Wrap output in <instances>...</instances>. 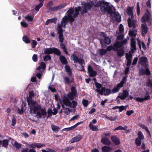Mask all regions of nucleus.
Segmentation results:
<instances>
[{"label":"nucleus","mask_w":152,"mask_h":152,"mask_svg":"<svg viewBox=\"0 0 152 152\" xmlns=\"http://www.w3.org/2000/svg\"><path fill=\"white\" fill-rule=\"evenodd\" d=\"M83 6L81 7L82 10H81L80 14L83 15L84 14L86 13L88 10H91L93 7L92 3L90 2L86 3L85 2L83 4Z\"/></svg>","instance_id":"423d86ee"},{"label":"nucleus","mask_w":152,"mask_h":152,"mask_svg":"<svg viewBox=\"0 0 152 152\" xmlns=\"http://www.w3.org/2000/svg\"><path fill=\"white\" fill-rule=\"evenodd\" d=\"M93 5L96 7H100V10L103 14L108 13L110 15L115 14V9L114 7L108 2L105 1H96Z\"/></svg>","instance_id":"f257e3e1"},{"label":"nucleus","mask_w":152,"mask_h":152,"mask_svg":"<svg viewBox=\"0 0 152 152\" xmlns=\"http://www.w3.org/2000/svg\"><path fill=\"white\" fill-rule=\"evenodd\" d=\"M74 12V10L73 8L71 7L69 8L67 11L66 13L67 14V15L70 18V19H73L75 20V18L73 17L72 15L73 14Z\"/></svg>","instance_id":"5701e85b"},{"label":"nucleus","mask_w":152,"mask_h":152,"mask_svg":"<svg viewBox=\"0 0 152 152\" xmlns=\"http://www.w3.org/2000/svg\"><path fill=\"white\" fill-rule=\"evenodd\" d=\"M89 126V128L93 131H97L99 130L97 127L96 126L93 125L91 122H90Z\"/></svg>","instance_id":"72a5a7b5"},{"label":"nucleus","mask_w":152,"mask_h":152,"mask_svg":"<svg viewBox=\"0 0 152 152\" xmlns=\"http://www.w3.org/2000/svg\"><path fill=\"white\" fill-rule=\"evenodd\" d=\"M64 104L67 106H69L73 108H75L77 105V102L74 100L71 102L69 99L66 96H64L63 99Z\"/></svg>","instance_id":"39448f33"},{"label":"nucleus","mask_w":152,"mask_h":152,"mask_svg":"<svg viewBox=\"0 0 152 152\" xmlns=\"http://www.w3.org/2000/svg\"><path fill=\"white\" fill-rule=\"evenodd\" d=\"M117 55L120 57L122 56L124 54V50L123 49H120L118 50Z\"/></svg>","instance_id":"37998d69"},{"label":"nucleus","mask_w":152,"mask_h":152,"mask_svg":"<svg viewBox=\"0 0 152 152\" xmlns=\"http://www.w3.org/2000/svg\"><path fill=\"white\" fill-rule=\"evenodd\" d=\"M37 43L36 41L34 40H32L31 45L32 48H35L37 45Z\"/></svg>","instance_id":"13d9d810"},{"label":"nucleus","mask_w":152,"mask_h":152,"mask_svg":"<svg viewBox=\"0 0 152 152\" xmlns=\"http://www.w3.org/2000/svg\"><path fill=\"white\" fill-rule=\"evenodd\" d=\"M65 83L69 85L72 83L73 81V78H72L70 80L69 77L67 76H65L64 77Z\"/></svg>","instance_id":"c85d7f7f"},{"label":"nucleus","mask_w":152,"mask_h":152,"mask_svg":"<svg viewBox=\"0 0 152 152\" xmlns=\"http://www.w3.org/2000/svg\"><path fill=\"white\" fill-rule=\"evenodd\" d=\"M142 140L139 137H137L135 141V143L137 146H140L141 145L142 143Z\"/></svg>","instance_id":"e433bc0d"},{"label":"nucleus","mask_w":152,"mask_h":152,"mask_svg":"<svg viewBox=\"0 0 152 152\" xmlns=\"http://www.w3.org/2000/svg\"><path fill=\"white\" fill-rule=\"evenodd\" d=\"M51 57L50 55H46L43 58V60L45 61H48L50 60Z\"/></svg>","instance_id":"09e8293b"},{"label":"nucleus","mask_w":152,"mask_h":152,"mask_svg":"<svg viewBox=\"0 0 152 152\" xmlns=\"http://www.w3.org/2000/svg\"><path fill=\"white\" fill-rule=\"evenodd\" d=\"M128 126H125L124 127H123L122 126H119L114 129V130H125L127 129Z\"/></svg>","instance_id":"58836bf2"},{"label":"nucleus","mask_w":152,"mask_h":152,"mask_svg":"<svg viewBox=\"0 0 152 152\" xmlns=\"http://www.w3.org/2000/svg\"><path fill=\"white\" fill-rule=\"evenodd\" d=\"M101 142L106 145H110L111 142L108 139V138L106 137H103L101 140Z\"/></svg>","instance_id":"4be33fe9"},{"label":"nucleus","mask_w":152,"mask_h":152,"mask_svg":"<svg viewBox=\"0 0 152 152\" xmlns=\"http://www.w3.org/2000/svg\"><path fill=\"white\" fill-rule=\"evenodd\" d=\"M14 145L16 148L19 149L21 147L22 145L17 141H15L14 143Z\"/></svg>","instance_id":"a18cd8bd"},{"label":"nucleus","mask_w":152,"mask_h":152,"mask_svg":"<svg viewBox=\"0 0 152 152\" xmlns=\"http://www.w3.org/2000/svg\"><path fill=\"white\" fill-rule=\"evenodd\" d=\"M62 20L64 21V23H67L69 22L71 23L73 22L75 20L73 19H70L68 16H64L62 18Z\"/></svg>","instance_id":"a878e982"},{"label":"nucleus","mask_w":152,"mask_h":152,"mask_svg":"<svg viewBox=\"0 0 152 152\" xmlns=\"http://www.w3.org/2000/svg\"><path fill=\"white\" fill-rule=\"evenodd\" d=\"M145 74L147 75H149L150 74V71L148 68H146L145 70L143 69H141L139 71V75H143Z\"/></svg>","instance_id":"a211bd4d"},{"label":"nucleus","mask_w":152,"mask_h":152,"mask_svg":"<svg viewBox=\"0 0 152 152\" xmlns=\"http://www.w3.org/2000/svg\"><path fill=\"white\" fill-rule=\"evenodd\" d=\"M132 53L131 51H129V54L126 53V57L127 60L129 59H131L132 57Z\"/></svg>","instance_id":"49530a36"},{"label":"nucleus","mask_w":152,"mask_h":152,"mask_svg":"<svg viewBox=\"0 0 152 152\" xmlns=\"http://www.w3.org/2000/svg\"><path fill=\"white\" fill-rule=\"evenodd\" d=\"M119 112H121L123 110H126V106H124L121 105L120 106H119Z\"/></svg>","instance_id":"69168bd1"},{"label":"nucleus","mask_w":152,"mask_h":152,"mask_svg":"<svg viewBox=\"0 0 152 152\" xmlns=\"http://www.w3.org/2000/svg\"><path fill=\"white\" fill-rule=\"evenodd\" d=\"M101 149L102 152H110L112 150L111 147L107 146H103Z\"/></svg>","instance_id":"2f4dec72"},{"label":"nucleus","mask_w":152,"mask_h":152,"mask_svg":"<svg viewBox=\"0 0 152 152\" xmlns=\"http://www.w3.org/2000/svg\"><path fill=\"white\" fill-rule=\"evenodd\" d=\"M151 15L149 10L147 9L146 10V12L144 14L142 17L140 21L142 23L145 22L150 23Z\"/></svg>","instance_id":"0eeeda50"},{"label":"nucleus","mask_w":152,"mask_h":152,"mask_svg":"<svg viewBox=\"0 0 152 152\" xmlns=\"http://www.w3.org/2000/svg\"><path fill=\"white\" fill-rule=\"evenodd\" d=\"M29 107V110L30 114H36V116L37 118H40L43 116V118L47 115V112L45 108H42L40 105H39L35 101L34 104H28Z\"/></svg>","instance_id":"f03ea898"},{"label":"nucleus","mask_w":152,"mask_h":152,"mask_svg":"<svg viewBox=\"0 0 152 152\" xmlns=\"http://www.w3.org/2000/svg\"><path fill=\"white\" fill-rule=\"evenodd\" d=\"M124 30L123 26L122 24H120L119 27V32L121 33H123Z\"/></svg>","instance_id":"6e6d98bb"},{"label":"nucleus","mask_w":152,"mask_h":152,"mask_svg":"<svg viewBox=\"0 0 152 152\" xmlns=\"http://www.w3.org/2000/svg\"><path fill=\"white\" fill-rule=\"evenodd\" d=\"M82 103L84 107H87L88 104V101L86 99H83L82 101Z\"/></svg>","instance_id":"4d7b16f0"},{"label":"nucleus","mask_w":152,"mask_h":152,"mask_svg":"<svg viewBox=\"0 0 152 152\" xmlns=\"http://www.w3.org/2000/svg\"><path fill=\"white\" fill-rule=\"evenodd\" d=\"M137 15L139 16L140 13V9L139 2H137Z\"/></svg>","instance_id":"5fc2aeb1"},{"label":"nucleus","mask_w":152,"mask_h":152,"mask_svg":"<svg viewBox=\"0 0 152 152\" xmlns=\"http://www.w3.org/2000/svg\"><path fill=\"white\" fill-rule=\"evenodd\" d=\"M28 145L32 148L35 149L36 148H40L45 146L44 143H41L36 142H33L30 144Z\"/></svg>","instance_id":"f8f14e48"},{"label":"nucleus","mask_w":152,"mask_h":152,"mask_svg":"<svg viewBox=\"0 0 152 152\" xmlns=\"http://www.w3.org/2000/svg\"><path fill=\"white\" fill-rule=\"evenodd\" d=\"M129 94L128 91L126 90H124L123 91L122 94L119 95L117 97L122 100H123L125 99L128 96Z\"/></svg>","instance_id":"4468645a"},{"label":"nucleus","mask_w":152,"mask_h":152,"mask_svg":"<svg viewBox=\"0 0 152 152\" xmlns=\"http://www.w3.org/2000/svg\"><path fill=\"white\" fill-rule=\"evenodd\" d=\"M47 113L48 115L47 117V118H48L50 117V115H51L52 114H53V111L51 108H49L48 110Z\"/></svg>","instance_id":"338daca9"},{"label":"nucleus","mask_w":152,"mask_h":152,"mask_svg":"<svg viewBox=\"0 0 152 152\" xmlns=\"http://www.w3.org/2000/svg\"><path fill=\"white\" fill-rule=\"evenodd\" d=\"M51 126L52 130L56 133L58 132L61 129L59 126L54 124H51Z\"/></svg>","instance_id":"473e14b6"},{"label":"nucleus","mask_w":152,"mask_h":152,"mask_svg":"<svg viewBox=\"0 0 152 152\" xmlns=\"http://www.w3.org/2000/svg\"><path fill=\"white\" fill-rule=\"evenodd\" d=\"M113 51H118V49L119 48L116 42L114 43L113 45Z\"/></svg>","instance_id":"e2e57ef3"},{"label":"nucleus","mask_w":152,"mask_h":152,"mask_svg":"<svg viewBox=\"0 0 152 152\" xmlns=\"http://www.w3.org/2000/svg\"><path fill=\"white\" fill-rule=\"evenodd\" d=\"M139 126L142 129H144L146 132L148 134L151 136V135L150 131L148 129V128L147 127H146L145 125L142 124H140L139 125Z\"/></svg>","instance_id":"7c9ffc66"},{"label":"nucleus","mask_w":152,"mask_h":152,"mask_svg":"<svg viewBox=\"0 0 152 152\" xmlns=\"http://www.w3.org/2000/svg\"><path fill=\"white\" fill-rule=\"evenodd\" d=\"M23 40L26 44H28L30 42V39L26 36H24L23 37Z\"/></svg>","instance_id":"79ce46f5"},{"label":"nucleus","mask_w":152,"mask_h":152,"mask_svg":"<svg viewBox=\"0 0 152 152\" xmlns=\"http://www.w3.org/2000/svg\"><path fill=\"white\" fill-rule=\"evenodd\" d=\"M106 118L107 119L110 120L111 121H114L117 118V116H115V117H108L107 116L106 117Z\"/></svg>","instance_id":"bf43d9fd"},{"label":"nucleus","mask_w":152,"mask_h":152,"mask_svg":"<svg viewBox=\"0 0 152 152\" xmlns=\"http://www.w3.org/2000/svg\"><path fill=\"white\" fill-rule=\"evenodd\" d=\"M59 56V59L63 64L66 65L68 64V62L65 56L61 55Z\"/></svg>","instance_id":"393cba45"},{"label":"nucleus","mask_w":152,"mask_h":152,"mask_svg":"<svg viewBox=\"0 0 152 152\" xmlns=\"http://www.w3.org/2000/svg\"><path fill=\"white\" fill-rule=\"evenodd\" d=\"M53 5V2L52 1H50L47 4V7L48 8L49 10L50 11H53V7L52 6Z\"/></svg>","instance_id":"c9c22d12"},{"label":"nucleus","mask_w":152,"mask_h":152,"mask_svg":"<svg viewBox=\"0 0 152 152\" xmlns=\"http://www.w3.org/2000/svg\"><path fill=\"white\" fill-rule=\"evenodd\" d=\"M134 7H127L126 10V12L128 15L130 16L132 18L133 16V11L134 8Z\"/></svg>","instance_id":"b1692460"},{"label":"nucleus","mask_w":152,"mask_h":152,"mask_svg":"<svg viewBox=\"0 0 152 152\" xmlns=\"http://www.w3.org/2000/svg\"><path fill=\"white\" fill-rule=\"evenodd\" d=\"M128 26L130 28L132 26L135 28L136 26V21L134 20H132L130 18H129L127 19Z\"/></svg>","instance_id":"6ab92c4d"},{"label":"nucleus","mask_w":152,"mask_h":152,"mask_svg":"<svg viewBox=\"0 0 152 152\" xmlns=\"http://www.w3.org/2000/svg\"><path fill=\"white\" fill-rule=\"evenodd\" d=\"M67 5V4L66 3H63L58 6L53 7L52 11H55L60 10L61 9L65 7Z\"/></svg>","instance_id":"aec40b11"},{"label":"nucleus","mask_w":152,"mask_h":152,"mask_svg":"<svg viewBox=\"0 0 152 152\" xmlns=\"http://www.w3.org/2000/svg\"><path fill=\"white\" fill-rule=\"evenodd\" d=\"M147 61V58L145 56H142L139 58V63L145 67L146 66V63Z\"/></svg>","instance_id":"f3484780"},{"label":"nucleus","mask_w":152,"mask_h":152,"mask_svg":"<svg viewBox=\"0 0 152 152\" xmlns=\"http://www.w3.org/2000/svg\"><path fill=\"white\" fill-rule=\"evenodd\" d=\"M151 96L148 94H146L145 95L144 98L137 97L136 98V101L140 102H142L145 100H148L150 99Z\"/></svg>","instance_id":"dca6fc26"},{"label":"nucleus","mask_w":152,"mask_h":152,"mask_svg":"<svg viewBox=\"0 0 152 152\" xmlns=\"http://www.w3.org/2000/svg\"><path fill=\"white\" fill-rule=\"evenodd\" d=\"M76 96V95L74 94L69 92L67 94V98H68L70 100L72 101L74 100V97H75Z\"/></svg>","instance_id":"f704fd0d"},{"label":"nucleus","mask_w":152,"mask_h":152,"mask_svg":"<svg viewBox=\"0 0 152 152\" xmlns=\"http://www.w3.org/2000/svg\"><path fill=\"white\" fill-rule=\"evenodd\" d=\"M75 128L74 125L71 126L69 128H66L63 129L62 131H69L70 130H73L75 129Z\"/></svg>","instance_id":"de8ad7c7"},{"label":"nucleus","mask_w":152,"mask_h":152,"mask_svg":"<svg viewBox=\"0 0 152 152\" xmlns=\"http://www.w3.org/2000/svg\"><path fill=\"white\" fill-rule=\"evenodd\" d=\"M141 28L142 35L144 37L147 32L148 28L146 26V23H145V24H141Z\"/></svg>","instance_id":"ddd939ff"},{"label":"nucleus","mask_w":152,"mask_h":152,"mask_svg":"<svg viewBox=\"0 0 152 152\" xmlns=\"http://www.w3.org/2000/svg\"><path fill=\"white\" fill-rule=\"evenodd\" d=\"M71 92H70L76 95H77V92L76 90V88L75 86H72L71 88Z\"/></svg>","instance_id":"c03bdc74"},{"label":"nucleus","mask_w":152,"mask_h":152,"mask_svg":"<svg viewBox=\"0 0 152 152\" xmlns=\"http://www.w3.org/2000/svg\"><path fill=\"white\" fill-rule=\"evenodd\" d=\"M95 85L96 87L98 89H100L102 87V84L97 82H95Z\"/></svg>","instance_id":"0e129e2a"},{"label":"nucleus","mask_w":152,"mask_h":152,"mask_svg":"<svg viewBox=\"0 0 152 152\" xmlns=\"http://www.w3.org/2000/svg\"><path fill=\"white\" fill-rule=\"evenodd\" d=\"M101 44L102 47L105 48V44L109 45L111 43V40L109 37H105L104 39H101L100 40Z\"/></svg>","instance_id":"9d476101"},{"label":"nucleus","mask_w":152,"mask_h":152,"mask_svg":"<svg viewBox=\"0 0 152 152\" xmlns=\"http://www.w3.org/2000/svg\"><path fill=\"white\" fill-rule=\"evenodd\" d=\"M65 110L64 112V113L66 114V115H69L70 113L71 112V110L69 109V108L67 107H66L65 108Z\"/></svg>","instance_id":"052dcab7"},{"label":"nucleus","mask_w":152,"mask_h":152,"mask_svg":"<svg viewBox=\"0 0 152 152\" xmlns=\"http://www.w3.org/2000/svg\"><path fill=\"white\" fill-rule=\"evenodd\" d=\"M2 146L7 148L9 145V140L7 139H4L2 141Z\"/></svg>","instance_id":"ea45409f"},{"label":"nucleus","mask_w":152,"mask_h":152,"mask_svg":"<svg viewBox=\"0 0 152 152\" xmlns=\"http://www.w3.org/2000/svg\"><path fill=\"white\" fill-rule=\"evenodd\" d=\"M58 37L59 41L61 43H62L63 42L64 40L63 35H59Z\"/></svg>","instance_id":"774afa93"},{"label":"nucleus","mask_w":152,"mask_h":152,"mask_svg":"<svg viewBox=\"0 0 152 152\" xmlns=\"http://www.w3.org/2000/svg\"><path fill=\"white\" fill-rule=\"evenodd\" d=\"M120 90L119 88L117 87L116 86L114 87L112 90H111V92L113 94L118 92Z\"/></svg>","instance_id":"603ef678"},{"label":"nucleus","mask_w":152,"mask_h":152,"mask_svg":"<svg viewBox=\"0 0 152 152\" xmlns=\"http://www.w3.org/2000/svg\"><path fill=\"white\" fill-rule=\"evenodd\" d=\"M96 91L101 95L103 94L107 96L111 94V90L109 88H106L105 87H102L101 89H96Z\"/></svg>","instance_id":"6e6552de"},{"label":"nucleus","mask_w":152,"mask_h":152,"mask_svg":"<svg viewBox=\"0 0 152 152\" xmlns=\"http://www.w3.org/2000/svg\"><path fill=\"white\" fill-rule=\"evenodd\" d=\"M147 86L152 88V80L151 79H148L146 83Z\"/></svg>","instance_id":"8fccbe9b"},{"label":"nucleus","mask_w":152,"mask_h":152,"mask_svg":"<svg viewBox=\"0 0 152 152\" xmlns=\"http://www.w3.org/2000/svg\"><path fill=\"white\" fill-rule=\"evenodd\" d=\"M44 53L48 55L54 53L57 56H60L61 54L60 51L58 49L54 47L46 48L44 50Z\"/></svg>","instance_id":"20e7f679"},{"label":"nucleus","mask_w":152,"mask_h":152,"mask_svg":"<svg viewBox=\"0 0 152 152\" xmlns=\"http://www.w3.org/2000/svg\"><path fill=\"white\" fill-rule=\"evenodd\" d=\"M107 53V50L104 49H102L100 50V54L102 56L105 55Z\"/></svg>","instance_id":"680f3d73"},{"label":"nucleus","mask_w":152,"mask_h":152,"mask_svg":"<svg viewBox=\"0 0 152 152\" xmlns=\"http://www.w3.org/2000/svg\"><path fill=\"white\" fill-rule=\"evenodd\" d=\"M65 68L66 72L68 73L69 76L70 77L72 75V69L68 65H66L65 66Z\"/></svg>","instance_id":"bb28decb"},{"label":"nucleus","mask_w":152,"mask_h":152,"mask_svg":"<svg viewBox=\"0 0 152 152\" xmlns=\"http://www.w3.org/2000/svg\"><path fill=\"white\" fill-rule=\"evenodd\" d=\"M43 2H40V3L39 4L35 6L34 8L35 10L37 11H39V9L43 6Z\"/></svg>","instance_id":"a19ab883"},{"label":"nucleus","mask_w":152,"mask_h":152,"mask_svg":"<svg viewBox=\"0 0 152 152\" xmlns=\"http://www.w3.org/2000/svg\"><path fill=\"white\" fill-rule=\"evenodd\" d=\"M82 138L83 137L82 135H78L72 139V142L73 143L75 142L79 141L82 139Z\"/></svg>","instance_id":"c756f323"},{"label":"nucleus","mask_w":152,"mask_h":152,"mask_svg":"<svg viewBox=\"0 0 152 152\" xmlns=\"http://www.w3.org/2000/svg\"><path fill=\"white\" fill-rule=\"evenodd\" d=\"M138 137L141 140H143L144 138V136L142 133L141 131H139L137 134Z\"/></svg>","instance_id":"3c124183"},{"label":"nucleus","mask_w":152,"mask_h":152,"mask_svg":"<svg viewBox=\"0 0 152 152\" xmlns=\"http://www.w3.org/2000/svg\"><path fill=\"white\" fill-rule=\"evenodd\" d=\"M25 18L26 20H28L30 21H33L34 17L30 16L29 14L28 15L25 17Z\"/></svg>","instance_id":"864d4df0"},{"label":"nucleus","mask_w":152,"mask_h":152,"mask_svg":"<svg viewBox=\"0 0 152 152\" xmlns=\"http://www.w3.org/2000/svg\"><path fill=\"white\" fill-rule=\"evenodd\" d=\"M111 140L114 144L118 145L120 144L119 138L115 136H112L111 137Z\"/></svg>","instance_id":"412c9836"},{"label":"nucleus","mask_w":152,"mask_h":152,"mask_svg":"<svg viewBox=\"0 0 152 152\" xmlns=\"http://www.w3.org/2000/svg\"><path fill=\"white\" fill-rule=\"evenodd\" d=\"M88 73L89 74V76L91 77H95L97 75V72L94 70L92 66L89 65L88 66Z\"/></svg>","instance_id":"9b49d317"},{"label":"nucleus","mask_w":152,"mask_h":152,"mask_svg":"<svg viewBox=\"0 0 152 152\" xmlns=\"http://www.w3.org/2000/svg\"><path fill=\"white\" fill-rule=\"evenodd\" d=\"M115 19L118 22H120L121 21V15L118 14H115L114 17Z\"/></svg>","instance_id":"4c0bfd02"},{"label":"nucleus","mask_w":152,"mask_h":152,"mask_svg":"<svg viewBox=\"0 0 152 152\" xmlns=\"http://www.w3.org/2000/svg\"><path fill=\"white\" fill-rule=\"evenodd\" d=\"M130 45L131 49L130 51L133 53H134V51L136 50V42L134 38H132L131 39Z\"/></svg>","instance_id":"2eb2a0df"},{"label":"nucleus","mask_w":152,"mask_h":152,"mask_svg":"<svg viewBox=\"0 0 152 152\" xmlns=\"http://www.w3.org/2000/svg\"><path fill=\"white\" fill-rule=\"evenodd\" d=\"M71 58L73 61L75 63H78L79 64L81 65L80 67V71L86 72V71L84 69V66L83 64L85 63L84 60L82 58H79L75 54H73L71 55Z\"/></svg>","instance_id":"7ed1b4c3"},{"label":"nucleus","mask_w":152,"mask_h":152,"mask_svg":"<svg viewBox=\"0 0 152 152\" xmlns=\"http://www.w3.org/2000/svg\"><path fill=\"white\" fill-rule=\"evenodd\" d=\"M34 96V94L33 90L29 92V96L27 97V101L28 104H34L35 103L36 101H34L32 99V98Z\"/></svg>","instance_id":"1a4fd4ad"},{"label":"nucleus","mask_w":152,"mask_h":152,"mask_svg":"<svg viewBox=\"0 0 152 152\" xmlns=\"http://www.w3.org/2000/svg\"><path fill=\"white\" fill-rule=\"evenodd\" d=\"M81 7L80 6H78L75 8V12L74 14L73 17L75 18H76L79 15V12L81 10Z\"/></svg>","instance_id":"cd10ccee"}]
</instances>
